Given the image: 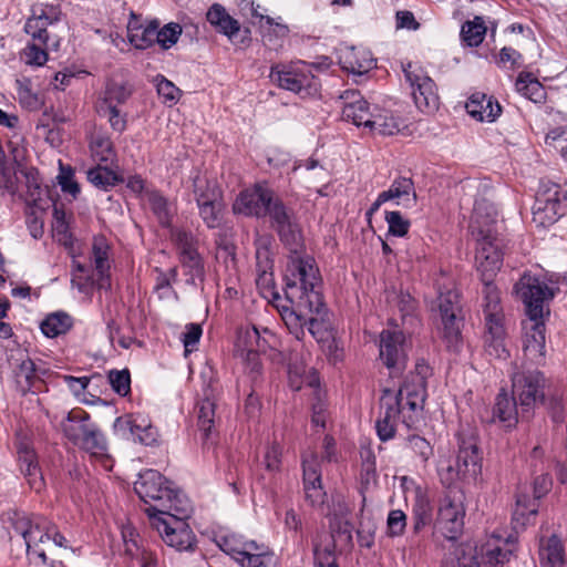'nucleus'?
Returning a JSON list of instances; mask_svg holds the SVG:
<instances>
[{
  "mask_svg": "<svg viewBox=\"0 0 567 567\" xmlns=\"http://www.w3.org/2000/svg\"><path fill=\"white\" fill-rule=\"evenodd\" d=\"M425 396V379L420 374L406 380L398 391L385 389L377 421L379 437L382 441L392 439L400 421L411 426L423 410Z\"/></svg>",
  "mask_w": 567,
  "mask_h": 567,
  "instance_id": "1",
  "label": "nucleus"
},
{
  "mask_svg": "<svg viewBox=\"0 0 567 567\" xmlns=\"http://www.w3.org/2000/svg\"><path fill=\"white\" fill-rule=\"evenodd\" d=\"M289 300L295 308H282L280 312L289 332L296 338L291 348L285 350L288 361L289 384L293 390H300L305 384L316 388L319 384V378L313 369L306 368V352L301 338L305 336L308 318L313 313H320L322 303L316 309L313 307L300 306L298 299Z\"/></svg>",
  "mask_w": 567,
  "mask_h": 567,
  "instance_id": "2",
  "label": "nucleus"
},
{
  "mask_svg": "<svg viewBox=\"0 0 567 567\" xmlns=\"http://www.w3.org/2000/svg\"><path fill=\"white\" fill-rule=\"evenodd\" d=\"M134 489L145 504H150L145 508L150 519H153L156 514L162 515L161 508L182 514L187 511L188 499L181 492L174 489L171 483L155 470H146L141 473L134 483Z\"/></svg>",
  "mask_w": 567,
  "mask_h": 567,
  "instance_id": "3",
  "label": "nucleus"
},
{
  "mask_svg": "<svg viewBox=\"0 0 567 567\" xmlns=\"http://www.w3.org/2000/svg\"><path fill=\"white\" fill-rule=\"evenodd\" d=\"M285 281L288 299H298L302 307H320V276L312 258L292 257L286 268Z\"/></svg>",
  "mask_w": 567,
  "mask_h": 567,
  "instance_id": "4",
  "label": "nucleus"
},
{
  "mask_svg": "<svg viewBox=\"0 0 567 567\" xmlns=\"http://www.w3.org/2000/svg\"><path fill=\"white\" fill-rule=\"evenodd\" d=\"M483 313L485 320V351L489 357L505 359L508 351L505 346L504 313L499 292L493 281L483 282Z\"/></svg>",
  "mask_w": 567,
  "mask_h": 567,
  "instance_id": "5",
  "label": "nucleus"
},
{
  "mask_svg": "<svg viewBox=\"0 0 567 567\" xmlns=\"http://www.w3.org/2000/svg\"><path fill=\"white\" fill-rule=\"evenodd\" d=\"M269 76L280 89L301 97L315 96L319 92L320 84L312 66L303 61L272 65Z\"/></svg>",
  "mask_w": 567,
  "mask_h": 567,
  "instance_id": "6",
  "label": "nucleus"
},
{
  "mask_svg": "<svg viewBox=\"0 0 567 567\" xmlns=\"http://www.w3.org/2000/svg\"><path fill=\"white\" fill-rule=\"evenodd\" d=\"M439 296L433 306L440 320V329L449 344H456L461 333L460 320L457 319L458 293L450 278L442 277L437 281Z\"/></svg>",
  "mask_w": 567,
  "mask_h": 567,
  "instance_id": "7",
  "label": "nucleus"
},
{
  "mask_svg": "<svg viewBox=\"0 0 567 567\" xmlns=\"http://www.w3.org/2000/svg\"><path fill=\"white\" fill-rule=\"evenodd\" d=\"M190 509V504L187 502V511L184 514L161 508L162 515L156 514L151 519L152 526L156 528L163 540L179 551L188 550L194 545V534L185 520Z\"/></svg>",
  "mask_w": 567,
  "mask_h": 567,
  "instance_id": "8",
  "label": "nucleus"
},
{
  "mask_svg": "<svg viewBox=\"0 0 567 567\" xmlns=\"http://www.w3.org/2000/svg\"><path fill=\"white\" fill-rule=\"evenodd\" d=\"M481 468V455L473 435L460 436L458 453L454 465L441 466L439 473L445 484L475 478Z\"/></svg>",
  "mask_w": 567,
  "mask_h": 567,
  "instance_id": "9",
  "label": "nucleus"
},
{
  "mask_svg": "<svg viewBox=\"0 0 567 567\" xmlns=\"http://www.w3.org/2000/svg\"><path fill=\"white\" fill-rule=\"evenodd\" d=\"M402 69L415 106L426 114H432L439 110L440 97L436 85L424 69L411 62L404 64Z\"/></svg>",
  "mask_w": 567,
  "mask_h": 567,
  "instance_id": "10",
  "label": "nucleus"
},
{
  "mask_svg": "<svg viewBox=\"0 0 567 567\" xmlns=\"http://www.w3.org/2000/svg\"><path fill=\"white\" fill-rule=\"evenodd\" d=\"M476 240L475 268L482 282L493 281L503 265V249L499 239L489 229H480Z\"/></svg>",
  "mask_w": 567,
  "mask_h": 567,
  "instance_id": "11",
  "label": "nucleus"
},
{
  "mask_svg": "<svg viewBox=\"0 0 567 567\" xmlns=\"http://www.w3.org/2000/svg\"><path fill=\"white\" fill-rule=\"evenodd\" d=\"M515 290L523 300L529 319H544L549 313L547 302L554 297V291L538 278L525 274L516 284Z\"/></svg>",
  "mask_w": 567,
  "mask_h": 567,
  "instance_id": "12",
  "label": "nucleus"
},
{
  "mask_svg": "<svg viewBox=\"0 0 567 567\" xmlns=\"http://www.w3.org/2000/svg\"><path fill=\"white\" fill-rule=\"evenodd\" d=\"M13 527L23 537L28 553L35 555L44 564L47 555L42 545L50 540L54 525L45 517L34 515L18 517Z\"/></svg>",
  "mask_w": 567,
  "mask_h": 567,
  "instance_id": "13",
  "label": "nucleus"
},
{
  "mask_svg": "<svg viewBox=\"0 0 567 567\" xmlns=\"http://www.w3.org/2000/svg\"><path fill=\"white\" fill-rule=\"evenodd\" d=\"M567 212V190L551 184L540 192L536 198L533 221L538 227L555 224Z\"/></svg>",
  "mask_w": 567,
  "mask_h": 567,
  "instance_id": "14",
  "label": "nucleus"
},
{
  "mask_svg": "<svg viewBox=\"0 0 567 567\" xmlns=\"http://www.w3.org/2000/svg\"><path fill=\"white\" fill-rule=\"evenodd\" d=\"M465 496L460 489L447 492L439 506V528L447 539H455L463 529L465 517Z\"/></svg>",
  "mask_w": 567,
  "mask_h": 567,
  "instance_id": "15",
  "label": "nucleus"
},
{
  "mask_svg": "<svg viewBox=\"0 0 567 567\" xmlns=\"http://www.w3.org/2000/svg\"><path fill=\"white\" fill-rule=\"evenodd\" d=\"M113 431L120 439L144 445H154L158 440L157 429L153 426L150 417L142 413L116 417L113 423Z\"/></svg>",
  "mask_w": 567,
  "mask_h": 567,
  "instance_id": "16",
  "label": "nucleus"
},
{
  "mask_svg": "<svg viewBox=\"0 0 567 567\" xmlns=\"http://www.w3.org/2000/svg\"><path fill=\"white\" fill-rule=\"evenodd\" d=\"M515 547L512 536L492 533L475 547V559L488 567H502L509 561Z\"/></svg>",
  "mask_w": 567,
  "mask_h": 567,
  "instance_id": "17",
  "label": "nucleus"
},
{
  "mask_svg": "<svg viewBox=\"0 0 567 567\" xmlns=\"http://www.w3.org/2000/svg\"><path fill=\"white\" fill-rule=\"evenodd\" d=\"M194 194L204 223L215 228L221 220V203L218 199V192L213 183L205 176L196 174L193 178Z\"/></svg>",
  "mask_w": 567,
  "mask_h": 567,
  "instance_id": "18",
  "label": "nucleus"
},
{
  "mask_svg": "<svg viewBox=\"0 0 567 567\" xmlns=\"http://www.w3.org/2000/svg\"><path fill=\"white\" fill-rule=\"evenodd\" d=\"M276 197L266 184H256L252 188L240 193L234 204V212L247 216L261 217Z\"/></svg>",
  "mask_w": 567,
  "mask_h": 567,
  "instance_id": "19",
  "label": "nucleus"
},
{
  "mask_svg": "<svg viewBox=\"0 0 567 567\" xmlns=\"http://www.w3.org/2000/svg\"><path fill=\"white\" fill-rule=\"evenodd\" d=\"M379 357L388 369H401L406 360V339L400 330H384L380 334Z\"/></svg>",
  "mask_w": 567,
  "mask_h": 567,
  "instance_id": "20",
  "label": "nucleus"
},
{
  "mask_svg": "<svg viewBox=\"0 0 567 567\" xmlns=\"http://www.w3.org/2000/svg\"><path fill=\"white\" fill-rule=\"evenodd\" d=\"M61 18V10L58 6L51 3H37L31 9V16L24 24V31L34 40L47 44L48 27L58 22Z\"/></svg>",
  "mask_w": 567,
  "mask_h": 567,
  "instance_id": "21",
  "label": "nucleus"
},
{
  "mask_svg": "<svg viewBox=\"0 0 567 567\" xmlns=\"http://www.w3.org/2000/svg\"><path fill=\"white\" fill-rule=\"evenodd\" d=\"M172 238L179 250L181 261L184 268L187 269L189 280L193 284H196V280H202L204 276V265L197 252L192 235L177 229L172 233Z\"/></svg>",
  "mask_w": 567,
  "mask_h": 567,
  "instance_id": "22",
  "label": "nucleus"
},
{
  "mask_svg": "<svg viewBox=\"0 0 567 567\" xmlns=\"http://www.w3.org/2000/svg\"><path fill=\"white\" fill-rule=\"evenodd\" d=\"M266 215H269L272 226L287 245H296L298 243L300 231L295 221L293 214L278 197L274 199Z\"/></svg>",
  "mask_w": 567,
  "mask_h": 567,
  "instance_id": "23",
  "label": "nucleus"
},
{
  "mask_svg": "<svg viewBox=\"0 0 567 567\" xmlns=\"http://www.w3.org/2000/svg\"><path fill=\"white\" fill-rule=\"evenodd\" d=\"M302 467L306 498L312 506L323 504L326 493L321 486L320 464L313 452H307L302 456Z\"/></svg>",
  "mask_w": 567,
  "mask_h": 567,
  "instance_id": "24",
  "label": "nucleus"
},
{
  "mask_svg": "<svg viewBox=\"0 0 567 567\" xmlns=\"http://www.w3.org/2000/svg\"><path fill=\"white\" fill-rule=\"evenodd\" d=\"M543 383L544 377L538 371L514 375L513 389L523 408H530L537 399L543 396L540 391Z\"/></svg>",
  "mask_w": 567,
  "mask_h": 567,
  "instance_id": "25",
  "label": "nucleus"
},
{
  "mask_svg": "<svg viewBox=\"0 0 567 567\" xmlns=\"http://www.w3.org/2000/svg\"><path fill=\"white\" fill-rule=\"evenodd\" d=\"M339 63L344 71L362 75L374 68L375 60L367 49L346 47L339 51Z\"/></svg>",
  "mask_w": 567,
  "mask_h": 567,
  "instance_id": "26",
  "label": "nucleus"
},
{
  "mask_svg": "<svg viewBox=\"0 0 567 567\" xmlns=\"http://www.w3.org/2000/svg\"><path fill=\"white\" fill-rule=\"evenodd\" d=\"M524 351L533 360H539L545 354L544 319H529L524 322Z\"/></svg>",
  "mask_w": 567,
  "mask_h": 567,
  "instance_id": "27",
  "label": "nucleus"
},
{
  "mask_svg": "<svg viewBox=\"0 0 567 567\" xmlns=\"http://www.w3.org/2000/svg\"><path fill=\"white\" fill-rule=\"evenodd\" d=\"M44 373L45 371L39 369L32 360H23L16 372V382L20 392L22 394L41 392L44 388Z\"/></svg>",
  "mask_w": 567,
  "mask_h": 567,
  "instance_id": "28",
  "label": "nucleus"
},
{
  "mask_svg": "<svg viewBox=\"0 0 567 567\" xmlns=\"http://www.w3.org/2000/svg\"><path fill=\"white\" fill-rule=\"evenodd\" d=\"M344 105L342 107V116L344 120L352 122L357 126L367 128L372 117L369 103L354 91L346 92Z\"/></svg>",
  "mask_w": 567,
  "mask_h": 567,
  "instance_id": "29",
  "label": "nucleus"
},
{
  "mask_svg": "<svg viewBox=\"0 0 567 567\" xmlns=\"http://www.w3.org/2000/svg\"><path fill=\"white\" fill-rule=\"evenodd\" d=\"M94 426L90 422V415L82 409L71 410L61 422L64 435L76 445Z\"/></svg>",
  "mask_w": 567,
  "mask_h": 567,
  "instance_id": "30",
  "label": "nucleus"
},
{
  "mask_svg": "<svg viewBox=\"0 0 567 567\" xmlns=\"http://www.w3.org/2000/svg\"><path fill=\"white\" fill-rule=\"evenodd\" d=\"M76 446L89 453L92 458L100 462L105 470L112 468V462L107 454V445L105 437L95 425L76 444Z\"/></svg>",
  "mask_w": 567,
  "mask_h": 567,
  "instance_id": "31",
  "label": "nucleus"
},
{
  "mask_svg": "<svg viewBox=\"0 0 567 567\" xmlns=\"http://www.w3.org/2000/svg\"><path fill=\"white\" fill-rule=\"evenodd\" d=\"M18 455L22 473L28 480L30 487L40 491L43 487V477L38 466L33 449L27 442L18 445Z\"/></svg>",
  "mask_w": 567,
  "mask_h": 567,
  "instance_id": "32",
  "label": "nucleus"
},
{
  "mask_svg": "<svg viewBox=\"0 0 567 567\" xmlns=\"http://www.w3.org/2000/svg\"><path fill=\"white\" fill-rule=\"evenodd\" d=\"M465 107L472 117L482 122H493L502 112L501 105L497 102L480 93L473 94Z\"/></svg>",
  "mask_w": 567,
  "mask_h": 567,
  "instance_id": "33",
  "label": "nucleus"
},
{
  "mask_svg": "<svg viewBox=\"0 0 567 567\" xmlns=\"http://www.w3.org/2000/svg\"><path fill=\"white\" fill-rule=\"evenodd\" d=\"M383 199L395 200L398 206L411 208L416 204V193L413 182L410 178H398L393 181L389 189L381 192Z\"/></svg>",
  "mask_w": 567,
  "mask_h": 567,
  "instance_id": "34",
  "label": "nucleus"
},
{
  "mask_svg": "<svg viewBox=\"0 0 567 567\" xmlns=\"http://www.w3.org/2000/svg\"><path fill=\"white\" fill-rule=\"evenodd\" d=\"M497 218V210L487 198L476 199L474 204L471 230L473 236H477L480 229L486 233L488 229L493 233L492 225Z\"/></svg>",
  "mask_w": 567,
  "mask_h": 567,
  "instance_id": "35",
  "label": "nucleus"
},
{
  "mask_svg": "<svg viewBox=\"0 0 567 567\" xmlns=\"http://www.w3.org/2000/svg\"><path fill=\"white\" fill-rule=\"evenodd\" d=\"M250 549H246L236 561L241 567H276L274 553L265 545L256 542L249 543Z\"/></svg>",
  "mask_w": 567,
  "mask_h": 567,
  "instance_id": "36",
  "label": "nucleus"
},
{
  "mask_svg": "<svg viewBox=\"0 0 567 567\" xmlns=\"http://www.w3.org/2000/svg\"><path fill=\"white\" fill-rule=\"evenodd\" d=\"M156 22L140 24L136 19H132L127 24L128 41L136 49H146L156 42Z\"/></svg>",
  "mask_w": 567,
  "mask_h": 567,
  "instance_id": "37",
  "label": "nucleus"
},
{
  "mask_svg": "<svg viewBox=\"0 0 567 567\" xmlns=\"http://www.w3.org/2000/svg\"><path fill=\"white\" fill-rule=\"evenodd\" d=\"M413 501L414 529L420 530L432 520V504L426 488H415Z\"/></svg>",
  "mask_w": 567,
  "mask_h": 567,
  "instance_id": "38",
  "label": "nucleus"
},
{
  "mask_svg": "<svg viewBox=\"0 0 567 567\" xmlns=\"http://www.w3.org/2000/svg\"><path fill=\"white\" fill-rule=\"evenodd\" d=\"M206 16L208 22L228 39H233L239 32V22L231 18L220 4L212 6Z\"/></svg>",
  "mask_w": 567,
  "mask_h": 567,
  "instance_id": "39",
  "label": "nucleus"
},
{
  "mask_svg": "<svg viewBox=\"0 0 567 567\" xmlns=\"http://www.w3.org/2000/svg\"><path fill=\"white\" fill-rule=\"evenodd\" d=\"M130 95L131 90L124 82L110 81L100 97L97 110L104 112V107H118L127 101Z\"/></svg>",
  "mask_w": 567,
  "mask_h": 567,
  "instance_id": "40",
  "label": "nucleus"
},
{
  "mask_svg": "<svg viewBox=\"0 0 567 567\" xmlns=\"http://www.w3.org/2000/svg\"><path fill=\"white\" fill-rule=\"evenodd\" d=\"M110 245L105 237L96 236L92 244V262L95 267L97 275L100 276L99 287L106 288L107 285L104 282V276L110 268L109 261Z\"/></svg>",
  "mask_w": 567,
  "mask_h": 567,
  "instance_id": "41",
  "label": "nucleus"
},
{
  "mask_svg": "<svg viewBox=\"0 0 567 567\" xmlns=\"http://www.w3.org/2000/svg\"><path fill=\"white\" fill-rule=\"evenodd\" d=\"M494 417L497 419L505 427H513L518 421V412L514 398L506 392L497 395L494 406Z\"/></svg>",
  "mask_w": 567,
  "mask_h": 567,
  "instance_id": "42",
  "label": "nucleus"
},
{
  "mask_svg": "<svg viewBox=\"0 0 567 567\" xmlns=\"http://www.w3.org/2000/svg\"><path fill=\"white\" fill-rule=\"evenodd\" d=\"M539 556L542 567H563L565 559L561 542L551 536L542 544Z\"/></svg>",
  "mask_w": 567,
  "mask_h": 567,
  "instance_id": "43",
  "label": "nucleus"
},
{
  "mask_svg": "<svg viewBox=\"0 0 567 567\" xmlns=\"http://www.w3.org/2000/svg\"><path fill=\"white\" fill-rule=\"evenodd\" d=\"M402 122L390 112L372 114L367 128L381 135H393L400 132Z\"/></svg>",
  "mask_w": 567,
  "mask_h": 567,
  "instance_id": "44",
  "label": "nucleus"
},
{
  "mask_svg": "<svg viewBox=\"0 0 567 567\" xmlns=\"http://www.w3.org/2000/svg\"><path fill=\"white\" fill-rule=\"evenodd\" d=\"M92 157L101 163H112L115 158V152L110 137L105 133L93 134L90 143Z\"/></svg>",
  "mask_w": 567,
  "mask_h": 567,
  "instance_id": "45",
  "label": "nucleus"
},
{
  "mask_svg": "<svg viewBox=\"0 0 567 567\" xmlns=\"http://www.w3.org/2000/svg\"><path fill=\"white\" fill-rule=\"evenodd\" d=\"M535 495H529L527 488L525 491H520L516 497V504L514 509V519L519 522L522 520V525H525L529 522L530 517H534L538 511V504Z\"/></svg>",
  "mask_w": 567,
  "mask_h": 567,
  "instance_id": "46",
  "label": "nucleus"
},
{
  "mask_svg": "<svg viewBox=\"0 0 567 567\" xmlns=\"http://www.w3.org/2000/svg\"><path fill=\"white\" fill-rule=\"evenodd\" d=\"M72 327V319L64 312L49 315L41 323V331L49 338L65 333Z\"/></svg>",
  "mask_w": 567,
  "mask_h": 567,
  "instance_id": "47",
  "label": "nucleus"
},
{
  "mask_svg": "<svg viewBox=\"0 0 567 567\" xmlns=\"http://www.w3.org/2000/svg\"><path fill=\"white\" fill-rule=\"evenodd\" d=\"M266 340L260 337L257 328H246L239 331L236 342V355L249 350H264Z\"/></svg>",
  "mask_w": 567,
  "mask_h": 567,
  "instance_id": "48",
  "label": "nucleus"
},
{
  "mask_svg": "<svg viewBox=\"0 0 567 567\" xmlns=\"http://www.w3.org/2000/svg\"><path fill=\"white\" fill-rule=\"evenodd\" d=\"M216 542L223 551L231 556L234 560L237 561L238 557L241 556L246 549L251 548L249 543L252 540H245L241 536L236 534H226L218 536Z\"/></svg>",
  "mask_w": 567,
  "mask_h": 567,
  "instance_id": "49",
  "label": "nucleus"
},
{
  "mask_svg": "<svg viewBox=\"0 0 567 567\" xmlns=\"http://www.w3.org/2000/svg\"><path fill=\"white\" fill-rule=\"evenodd\" d=\"M144 200L147 202L161 224L167 225L169 223L173 207L162 195L155 190H145Z\"/></svg>",
  "mask_w": 567,
  "mask_h": 567,
  "instance_id": "50",
  "label": "nucleus"
},
{
  "mask_svg": "<svg viewBox=\"0 0 567 567\" xmlns=\"http://www.w3.org/2000/svg\"><path fill=\"white\" fill-rule=\"evenodd\" d=\"M517 92L532 101L538 102L544 97V89L530 73H520L515 83Z\"/></svg>",
  "mask_w": 567,
  "mask_h": 567,
  "instance_id": "51",
  "label": "nucleus"
},
{
  "mask_svg": "<svg viewBox=\"0 0 567 567\" xmlns=\"http://www.w3.org/2000/svg\"><path fill=\"white\" fill-rule=\"evenodd\" d=\"M326 316L327 310L324 303L322 302L321 312L313 313L308 318V330L318 342L328 341L332 337L330 326L326 319Z\"/></svg>",
  "mask_w": 567,
  "mask_h": 567,
  "instance_id": "52",
  "label": "nucleus"
},
{
  "mask_svg": "<svg viewBox=\"0 0 567 567\" xmlns=\"http://www.w3.org/2000/svg\"><path fill=\"white\" fill-rule=\"evenodd\" d=\"M17 94L22 106L29 110H38L42 105V101L37 92L32 90L31 80L28 78L18 79L16 81Z\"/></svg>",
  "mask_w": 567,
  "mask_h": 567,
  "instance_id": "53",
  "label": "nucleus"
},
{
  "mask_svg": "<svg viewBox=\"0 0 567 567\" xmlns=\"http://www.w3.org/2000/svg\"><path fill=\"white\" fill-rule=\"evenodd\" d=\"M486 25L481 17H475L472 21L463 24L461 30L462 39L470 45L476 47L484 40Z\"/></svg>",
  "mask_w": 567,
  "mask_h": 567,
  "instance_id": "54",
  "label": "nucleus"
},
{
  "mask_svg": "<svg viewBox=\"0 0 567 567\" xmlns=\"http://www.w3.org/2000/svg\"><path fill=\"white\" fill-rule=\"evenodd\" d=\"M87 179L96 187L107 189L120 182L117 174L99 163L97 167L87 171Z\"/></svg>",
  "mask_w": 567,
  "mask_h": 567,
  "instance_id": "55",
  "label": "nucleus"
},
{
  "mask_svg": "<svg viewBox=\"0 0 567 567\" xmlns=\"http://www.w3.org/2000/svg\"><path fill=\"white\" fill-rule=\"evenodd\" d=\"M52 230L55 238L63 245H69L71 243L66 214L64 210L58 207H54L53 212Z\"/></svg>",
  "mask_w": 567,
  "mask_h": 567,
  "instance_id": "56",
  "label": "nucleus"
},
{
  "mask_svg": "<svg viewBox=\"0 0 567 567\" xmlns=\"http://www.w3.org/2000/svg\"><path fill=\"white\" fill-rule=\"evenodd\" d=\"M156 42L163 49L173 47L182 34V27L178 23H167L162 29H156Z\"/></svg>",
  "mask_w": 567,
  "mask_h": 567,
  "instance_id": "57",
  "label": "nucleus"
},
{
  "mask_svg": "<svg viewBox=\"0 0 567 567\" xmlns=\"http://www.w3.org/2000/svg\"><path fill=\"white\" fill-rule=\"evenodd\" d=\"M408 446L420 463L425 464L433 456V447L421 436H411Z\"/></svg>",
  "mask_w": 567,
  "mask_h": 567,
  "instance_id": "58",
  "label": "nucleus"
},
{
  "mask_svg": "<svg viewBox=\"0 0 567 567\" xmlns=\"http://www.w3.org/2000/svg\"><path fill=\"white\" fill-rule=\"evenodd\" d=\"M281 446L277 442H270L265 447L262 464L270 472H278L281 464Z\"/></svg>",
  "mask_w": 567,
  "mask_h": 567,
  "instance_id": "59",
  "label": "nucleus"
},
{
  "mask_svg": "<svg viewBox=\"0 0 567 567\" xmlns=\"http://www.w3.org/2000/svg\"><path fill=\"white\" fill-rule=\"evenodd\" d=\"M48 58V52L34 43H29L21 52V59L30 66H42Z\"/></svg>",
  "mask_w": 567,
  "mask_h": 567,
  "instance_id": "60",
  "label": "nucleus"
},
{
  "mask_svg": "<svg viewBox=\"0 0 567 567\" xmlns=\"http://www.w3.org/2000/svg\"><path fill=\"white\" fill-rule=\"evenodd\" d=\"M215 403L210 400H204L198 408V425L206 436L210 433L214 424Z\"/></svg>",
  "mask_w": 567,
  "mask_h": 567,
  "instance_id": "61",
  "label": "nucleus"
},
{
  "mask_svg": "<svg viewBox=\"0 0 567 567\" xmlns=\"http://www.w3.org/2000/svg\"><path fill=\"white\" fill-rule=\"evenodd\" d=\"M156 89L158 95L164 100V102L175 104L179 100L181 90L164 76L156 78Z\"/></svg>",
  "mask_w": 567,
  "mask_h": 567,
  "instance_id": "62",
  "label": "nucleus"
},
{
  "mask_svg": "<svg viewBox=\"0 0 567 567\" xmlns=\"http://www.w3.org/2000/svg\"><path fill=\"white\" fill-rule=\"evenodd\" d=\"M386 526L390 536H401L406 527V515L401 509L391 511L388 515Z\"/></svg>",
  "mask_w": 567,
  "mask_h": 567,
  "instance_id": "63",
  "label": "nucleus"
},
{
  "mask_svg": "<svg viewBox=\"0 0 567 567\" xmlns=\"http://www.w3.org/2000/svg\"><path fill=\"white\" fill-rule=\"evenodd\" d=\"M316 567H338L333 546L327 544L324 546H315Z\"/></svg>",
  "mask_w": 567,
  "mask_h": 567,
  "instance_id": "64",
  "label": "nucleus"
}]
</instances>
